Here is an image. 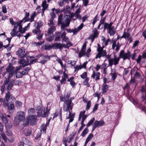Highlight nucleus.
<instances>
[{"mask_svg": "<svg viewBox=\"0 0 146 146\" xmlns=\"http://www.w3.org/2000/svg\"><path fill=\"white\" fill-rule=\"evenodd\" d=\"M25 51V49L22 47L19 48L16 52L17 55L20 58L18 62L19 63L21 64L23 67L29 65V57L30 59L31 58H34L32 56L29 57L26 54H24Z\"/></svg>", "mask_w": 146, "mask_h": 146, "instance_id": "f257e3e1", "label": "nucleus"}, {"mask_svg": "<svg viewBox=\"0 0 146 146\" xmlns=\"http://www.w3.org/2000/svg\"><path fill=\"white\" fill-rule=\"evenodd\" d=\"M25 119V113L22 111H19L17 113V114L14 117V124L17 126L19 124V123Z\"/></svg>", "mask_w": 146, "mask_h": 146, "instance_id": "f03ea898", "label": "nucleus"}, {"mask_svg": "<svg viewBox=\"0 0 146 146\" xmlns=\"http://www.w3.org/2000/svg\"><path fill=\"white\" fill-rule=\"evenodd\" d=\"M70 102L67 101V100H66L64 102V103L67 106H64L63 110L64 111H69V117L68 118V119H69L70 117H71V111L70 110H72V106L73 105V103H71Z\"/></svg>", "mask_w": 146, "mask_h": 146, "instance_id": "7ed1b4c3", "label": "nucleus"}, {"mask_svg": "<svg viewBox=\"0 0 146 146\" xmlns=\"http://www.w3.org/2000/svg\"><path fill=\"white\" fill-rule=\"evenodd\" d=\"M97 51L98 52V53L96 55L95 59L98 58L100 59L102 56L104 57L106 56L107 54L106 50H103L102 47L97 48Z\"/></svg>", "mask_w": 146, "mask_h": 146, "instance_id": "20e7f679", "label": "nucleus"}, {"mask_svg": "<svg viewBox=\"0 0 146 146\" xmlns=\"http://www.w3.org/2000/svg\"><path fill=\"white\" fill-rule=\"evenodd\" d=\"M119 56L121 58H122L124 60L126 59H129L131 56V52L128 51L126 53H124L123 50H121Z\"/></svg>", "mask_w": 146, "mask_h": 146, "instance_id": "39448f33", "label": "nucleus"}, {"mask_svg": "<svg viewBox=\"0 0 146 146\" xmlns=\"http://www.w3.org/2000/svg\"><path fill=\"white\" fill-rule=\"evenodd\" d=\"M105 123L102 120H101L100 121L96 120L95 121L93 124L92 127V132L94 131L95 129L97 127H100L104 125Z\"/></svg>", "mask_w": 146, "mask_h": 146, "instance_id": "423d86ee", "label": "nucleus"}, {"mask_svg": "<svg viewBox=\"0 0 146 146\" xmlns=\"http://www.w3.org/2000/svg\"><path fill=\"white\" fill-rule=\"evenodd\" d=\"M4 106L7 107L8 109L10 111L14 110V105L13 102H6L5 100L4 102Z\"/></svg>", "mask_w": 146, "mask_h": 146, "instance_id": "0eeeda50", "label": "nucleus"}, {"mask_svg": "<svg viewBox=\"0 0 146 146\" xmlns=\"http://www.w3.org/2000/svg\"><path fill=\"white\" fill-rule=\"evenodd\" d=\"M29 121L30 122L31 125H34L36 123V116L35 115L28 116V117H27Z\"/></svg>", "mask_w": 146, "mask_h": 146, "instance_id": "6e6552de", "label": "nucleus"}, {"mask_svg": "<svg viewBox=\"0 0 146 146\" xmlns=\"http://www.w3.org/2000/svg\"><path fill=\"white\" fill-rule=\"evenodd\" d=\"M86 43L85 42L82 46L81 49L79 53L78 57L79 58H81L82 56L85 55V54H84V53H85L86 50Z\"/></svg>", "mask_w": 146, "mask_h": 146, "instance_id": "1a4fd4ad", "label": "nucleus"}, {"mask_svg": "<svg viewBox=\"0 0 146 146\" xmlns=\"http://www.w3.org/2000/svg\"><path fill=\"white\" fill-rule=\"evenodd\" d=\"M107 29L108 30L107 33L110 34V36H113L115 33V29L114 26H112V27L107 28Z\"/></svg>", "mask_w": 146, "mask_h": 146, "instance_id": "9d476101", "label": "nucleus"}, {"mask_svg": "<svg viewBox=\"0 0 146 146\" xmlns=\"http://www.w3.org/2000/svg\"><path fill=\"white\" fill-rule=\"evenodd\" d=\"M65 22L66 23L65 24L63 23L62 22V24H60L61 25V29L62 30H64L65 28L68 27L70 22V20L69 19H66L65 20Z\"/></svg>", "mask_w": 146, "mask_h": 146, "instance_id": "9b49d317", "label": "nucleus"}, {"mask_svg": "<svg viewBox=\"0 0 146 146\" xmlns=\"http://www.w3.org/2000/svg\"><path fill=\"white\" fill-rule=\"evenodd\" d=\"M62 33L61 32H56L54 35L55 37L54 40L56 41H60V38H61Z\"/></svg>", "mask_w": 146, "mask_h": 146, "instance_id": "f8f14e48", "label": "nucleus"}, {"mask_svg": "<svg viewBox=\"0 0 146 146\" xmlns=\"http://www.w3.org/2000/svg\"><path fill=\"white\" fill-rule=\"evenodd\" d=\"M100 73L99 72H97L96 73L94 71H93V74L91 77L93 79H94L96 77L95 80L97 81L100 79Z\"/></svg>", "mask_w": 146, "mask_h": 146, "instance_id": "ddd939ff", "label": "nucleus"}, {"mask_svg": "<svg viewBox=\"0 0 146 146\" xmlns=\"http://www.w3.org/2000/svg\"><path fill=\"white\" fill-rule=\"evenodd\" d=\"M49 124V122H47L46 125H45L44 123L42 124L41 127L40 131L43 134H45L46 133V127Z\"/></svg>", "mask_w": 146, "mask_h": 146, "instance_id": "4468645a", "label": "nucleus"}, {"mask_svg": "<svg viewBox=\"0 0 146 146\" xmlns=\"http://www.w3.org/2000/svg\"><path fill=\"white\" fill-rule=\"evenodd\" d=\"M66 33L65 32H63L62 33L61 38H62V42H67L69 40L68 38L66 36Z\"/></svg>", "mask_w": 146, "mask_h": 146, "instance_id": "2eb2a0df", "label": "nucleus"}, {"mask_svg": "<svg viewBox=\"0 0 146 146\" xmlns=\"http://www.w3.org/2000/svg\"><path fill=\"white\" fill-rule=\"evenodd\" d=\"M52 47L55 49H62V44L57 42L54 43L53 44Z\"/></svg>", "mask_w": 146, "mask_h": 146, "instance_id": "dca6fc26", "label": "nucleus"}, {"mask_svg": "<svg viewBox=\"0 0 146 146\" xmlns=\"http://www.w3.org/2000/svg\"><path fill=\"white\" fill-rule=\"evenodd\" d=\"M93 137V134L91 133L88 135L87 138L86 139L85 143L84 146H86L87 144L88 143V142L90 141V140L92 139Z\"/></svg>", "mask_w": 146, "mask_h": 146, "instance_id": "f3484780", "label": "nucleus"}, {"mask_svg": "<svg viewBox=\"0 0 146 146\" xmlns=\"http://www.w3.org/2000/svg\"><path fill=\"white\" fill-rule=\"evenodd\" d=\"M11 95L9 91H7L6 94L5 99H4V100H5L6 102H8L9 101V98L11 97Z\"/></svg>", "mask_w": 146, "mask_h": 146, "instance_id": "a211bd4d", "label": "nucleus"}, {"mask_svg": "<svg viewBox=\"0 0 146 146\" xmlns=\"http://www.w3.org/2000/svg\"><path fill=\"white\" fill-rule=\"evenodd\" d=\"M48 30L47 33L49 34H51L54 32L56 30L55 27H50Z\"/></svg>", "mask_w": 146, "mask_h": 146, "instance_id": "6ab92c4d", "label": "nucleus"}, {"mask_svg": "<svg viewBox=\"0 0 146 146\" xmlns=\"http://www.w3.org/2000/svg\"><path fill=\"white\" fill-rule=\"evenodd\" d=\"M30 67H27L24 68V70L21 72L23 76L24 75H27L28 73V72L30 70Z\"/></svg>", "mask_w": 146, "mask_h": 146, "instance_id": "aec40b11", "label": "nucleus"}, {"mask_svg": "<svg viewBox=\"0 0 146 146\" xmlns=\"http://www.w3.org/2000/svg\"><path fill=\"white\" fill-rule=\"evenodd\" d=\"M0 117L1 119L2 122L4 123H7L8 121V120L6 117L4 116L3 114H1L0 115Z\"/></svg>", "mask_w": 146, "mask_h": 146, "instance_id": "412c9836", "label": "nucleus"}, {"mask_svg": "<svg viewBox=\"0 0 146 146\" xmlns=\"http://www.w3.org/2000/svg\"><path fill=\"white\" fill-rule=\"evenodd\" d=\"M113 24V23L112 22H111L109 24L106 23H105V25H104V31H105L106 29H107V28L112 27L113 26H112V25Z\"/></svg>", "mask_w": 146, "mask_h": 146, "instance_id": "4be33fe9", "label": "nucleus"}, {"mask_svg": "<svg viewBox=\"0 0 146 146\" xmlns=\"http://www.w3.org/2000/svg\"><path fill=\"white\" fill-rule=\"evenodd\" d=\"M14 85L13 81H10L8 84V86L7 87V89L8 91H9L11 90Z\"/></svg>", "mask_w": 146, "mask_h": 146, "instance_id": "5701e85b", "label": "nucleus"}, {"mask_svg": "<svg viewBox=\"0 0 146 146\" xmlns=\"http://www.w3.org/2000/svg\"><path fill=\"white\" fill-rule=\"evenodd\" d=\"M17 29L18 26H14V28L12 30V31L11 32L10 34L13 37L15 36L16 35L15 34V33H16V31Z\"/></svg>", "mask_w": 146, "mask_h": 146, "instance_id": "b1692460", "label": "nucleus"}, {"mask_svg": "<svg viewBox=\"0 0 146 146\" xmlns=\"http://www.w3.org/2000/svg\"><path fill=\"white\" fill-rule=\"evenodd\" d=\"M25 14V16L23 18V19H25L24 23L30 20V18L29 17V13L28 12H26Z\"/></svg>", "mask_w": 146, "mask_h": 146, "instance_id": "393cba45", "label": "nucleus"}, {"mask_svg": "<svg viewBox=\"0 0 146 146\" xmlns=\"http://www.w3.org/2000/svg\"><path fill=\"white\" fill-rule=\"evenodd\" d=\"M108 86L107 84H105L103 85L102 88V92L103 93H105L108 90Z\"/></svg>", "mask_w": 146, "mask_h": 146, "instance_id": "a878e982", "label": "nucleus"}, {"mask_svg": "<svg viewBox=\"0 0 146 146\" xmlns=\"http://www.w3.org/2000/svg\"><path fill=\"white\" fill-rule=\"evenodd\" d=\"M31 133V131L30 129H27L24 131V134L26 136H29Z\"/></svg>", "mask_w": 146, "mask_h": 146, "instance_id": "bb28decb", "label": "nucleus"}, {"mask_svg": "<svg viewBox=\"0 0 146 146\" xmlns=\"http://www.w3.org/2000/svg\"><path fill=\"white\" fill-rule=\"evenodd\" d=\"M14 68L11 65H9L7 68L6 69V72H9L14 71Z\"/></svg>", "mask_w": 146, "mask_h": 146, "instance_id": "cd10ccee", "label": "nucleus"}, {"mask_svg": "<svg viewBox=\"0 0 146 146\" xmlns=\"http://www.w3.org/2000/svg\"><path fill=\"white\" fill-rule=\"evenodd\" d=\"M0 135L1 136L3 139L4 140L5 142H6L7 141V137L5 135V134L3 132V131L1 132Z\"/></svg>", "mask_w": 146, "mask_h": 146, "instance_id": "c85d7f7f", "label": "nucleus"}, {"mask_svg": "<svg viewBox=\"0 0 146 146\" xmlns=\"http://www.w3.org/2000/svg\"><path fill=\"white\" fill-rule=\"evenodd\" d=\"M46 111H45V110H44V113L42 115V117H46V115H47L48 114V113H49V111L50 109H49L48 110L47 107H46Z\"/></svg>", "mask_w": 146, "mask_h": 146, "instance_id": "c756f323", "label": "nucleus"}, {"mask_svg": "<svg viewBox=\"0 0 146 146\" xmlns=\"http://www.w3.org/2000/svg\"><path fill=\"white\" fill-rule=\"evenodd\" d=\"M35 109L33 108H30L28 109V113L29 116L32 115L34 113Z\"/></svg>", "mask_w": 146, "mask_h": 146, "instance_id": "7c9ffc66", "label": "nucleus"}, {"mask_svg": "<svg viewBox=\"0 0 146 146\" xmlns=\"http://www.w3.org/2000/svg\"><path fill=\"white\" fill-rule=\"evenodd\" d=\"M92 32L93 33V35H95V36H96V37H98L99 32V31L97 30L96 28H95L93 29L92 31Z\"/></svg>", "mask_w": 146, "mask_h": 146, "instance_id": "2f4dec72", "label": "nucleus"}, {"mask_svg": "<svg viewBox=\"0 0 146 146\" xmlns=\"http://www.w3.org/2000/svg\"><path fill=\"white\" fill-rule=\"evenodd\" d=\"M40 32V29L36 27L35 29H33L32 31L33 33L36 34H38Z\"/></svg>", "mask_w": 146, "mask_h": 146, "instance_id": "473e14b6", "label": "nucleus"}, {"mask_svg": "<svg viewBox=\"0 0 146 146\" xmlns=\"http://www.w3.org/2000/svg\"><path fill=\"white\" fill-rule=\"evenodd\" d=\"M84 24L83 23H81L80 25L78 27L77 29H75L76 30L75 32H73L74 34H75V33H76L78 31L80 30H81L83 27Z\"/></svg>", "mask_w": 146, "mask_h": 146, "instance_id": "72a5a7b5", "label": "nucleus"}, {"mask_svg": "<svg viewBox=\"0 0 146 146\" xmlns=\"http://www.w3.org/2000/svg\"><path fill=\"white\" fill-rule=\"evenodd\" d=\"M48 35L46 38L49 41H52L53 40L54 38L53 36V35H52L51 34H48Z\"/></svg>", "mask_w": 146, "mask_h": 146, "instance_id": "f704fd0d", "label": "nucleus"}, {"mask_svg": "<svg viewBox=\"0 0 146 146\" xmlns=\"http://www.w3.org/2000/svg\"><path fill=\"white\" fill-rule=\"evenodd\" d=\"M98 38L96 36L93 35L92 34L91 35H90L89 37L88 38L89 39L91 40V42H92L94 40V39Z\"/></svg>", "mask_w": 146, "mask_h": 146, "instance_id": "c9c22d12", "label": "nucleus"}, {"mask_svg": "<svg viewBox=\"0 0 146 146\" xmlns=\"http://www.w3.org/2000/svg\"><path fill=\"white\" fill-rule=\"evenodd\" d=\"M75 133L73 134V135H72L71 134L70 135V137L68 138V139L67 140V142L69 143H70L72 140L73 139L74 137V136L75 135Z\"/></svg>", "mask_w": 146, "mask_h": 146, "instance_id": "e433bc0d", "label": "nucleus"}, {"mask_svg": "<svg viewBox=\"0 0 146 146\" xmlns=\"http://www.w3.org/2000/svg\"><path fill=\"white\" fill-rule=\"evenodd\" d=\"M88 130L87 128H85L82 132L81 135L84 137L88 133Z\"/></svg>", "mask_w": 146, "mask_h": 146, "instance_id": "4c0bfd02", "label": "nucleus"}, {"mask_svg": "<svg viewBox=\"0 0 146 146\" xmlns=\"http://www.w3.org/2000/svg\"><path fill=\"white\" fill-rule=\"evenodd\" d=\"M48 24L50 27H55V23L54 22L52 19L50 20L48 22Z\"/></svg>", "mask_w": 146, "mask_h": 146, "instance_id": "58836bf2", "label": "nucleus"}, {"mask_svg": "<svg viewBox=\"0 0 146 146\" xmlns=\"http://www.w3.org/2000/svg\"><path fill=\"white\" fill-rule=\"evenodd\" d=\"M106 23V22H105V21H104V20L102 19H101L100 21V23L97 29H100V27L101 26L102 24H104V25H105V23Z\"/></svg>", "mask_w": 146, "mask_h": 146, "instance_id": "ea45409f", "label": "nucleus"}, {"mask_svg": "<svg viewBox=\"0 0 146 146\" xmlns=\"http://www.w3.org/2000/svg\"><path fill=\"white\" fill-rule=\"evenodd\" d=\"M15 104L17 108H19L22 106V103L21 102L18 101H15Z\"/></svg>", "mask_w": 146, "mask_h": 146, "instance_id": "a19ab883", "label": "nucleus"}, {"mask_svg": "<svg viewBox=\"0 0 146 146\" xmlns=\"http://www.w3.org/2000/svg\"><path fill=\"white\" fill-rule=\"evenodd\" d=\"M95 119L94 117H93L92 119H90L86 125L87 127H88L90 126L93 123L94 121H95Z\"/></svg>", "mask_w": 146, "mask_h": 146, "instance_id": "79ce46f5", "label": "nucleus"}, {"mask_svg": "<svg viewBox=\"0 0 146 146\" xmlns=\"http://www.w3.org/2000/svg\"><path fill=\"white\" fill-rule=\"evenodd\" d=\"M120 57L119 56V57L117 58V59H114L113 61V64L115 65H116L118 64L119 62Z\"/></svg>", "mask_w": 146, "mask_h": 146, "instance_id": "37998d69", "label": "nucleus"}, {"mask_svg": "<svg viewBox=\"0 0 146 146\" xmlns=\"http://www.w3.org/2000/svg\"><path fill=\"white\" fill-rule=\"evenodd\" d=\"M75 16V14L74 13H72L70 14V15H66V17L67 16L68 17V18H66V19H69L71 20V19H72L73 17H74Z\"/></svg>", "mask_w": 146, "mask_h": 146, "instance_id": "c03bdc74", "label": "nucleus"}, {"mask_svg": "<svg viewBox=\"0 0 146 146\" xmlns=\"http://www.w3.org/2000/svg\"><path fill=\"white\" fill-rule=\"evenodd\" d=\"M36 16L35 12H34L32 15H31L30 20V21L31 22H32L34 21V18Z\"/></svg>", "mask_w": 146, "mask_h": 146, "instance_id": "a18cd8bd", "label": "nucleus"}, {"mask_svg": "<svg viewBox=\"0 0 146 146\" xmlns=\"http://www.w3.org/2000/svg\"><path fill=\"white\" fill-rule=\"evenodd\" d=\"M16 77L17 78H21L23 75L21 72H18L15 73Z\"/></svg>", "mask_w": 146, "mask_h": 146, "instance_id": "49530a36", "label": "nucleus"}, {"mask_svg": "<svg viewBox=\"0 0 146 146\" xmlns=\"http://www.w3.org/2000/svg\"><path fill=\"white\" fill-rule=\"evenodd\" d=\"M112 77L111 80L113 81H114L115 79L117 77V73L115 72L111 74Z\"/></svg>", "mask_w": 146, "mask_h": 146, "instance_id": "de8ad7c7", "label": "nucleus"}, {"mask_svg": "<svg viewBox=\"0 0 146 146\" xmlns=\"http://www.w3.org/2000/svg\"><path fill=\"white\" fill-rule=\"evenodd\" d=\"M37 25L36 27L40 29V27L43 25V23L42 21H40L37 22Z\"/></svg>", "mask_w": 146, "mask_h": 146, "instance_id": "09e8293b", "label": "nucleus"}, {"mask_svg": "<svg viewBox=\"0 0 146 146\" xmlns=\"http://www.w3.org/2000/svg\"><path fill=\"white\" fill-rule=\"evenodd\" d=\"M121 45L120 44L119 42H118L117 44H116V48L115 49V50L117 52L120 49Z\"/></svg>", "mask_w": 146, "mask_h": 146, "instance_id": "8fccbe9b", "label": "nucleus"}, {"mask_svg": "<svg viewBox=\"0 0 146 146\" xmlns=\"http://www.w3.org/2000/svg\"><path fill=\"white\" fill-rule=\"evenodd\" d=\"M98 20V15H97L93 19L92 24L94 26L97 21Z\"/></svg>", "mask_w": 146, "mask_h": 146, "instance_id": "3c124183", "label": "nucleus"}, {"mask_svg": "<svg viewBox=\"0 0 146 146\" xmlns=\"http://www.w3.org/2000/svg\"><path fill=\"white\" fill-rule=\"evenodd\" d=\"M114 59L113 58H111L108 60L109 65L111 66L113 64Z\"/></svg>", "mask_w": 146, "mask_h": 146, "instance_id": "603ef678", "label": "nucleus"}, {"mask_svg": "<svg viewBox=\"0 0 146 146\" xmlns=\"http://www.w3.org/2000/svg\"><path fill=\"white\" fill-rule=\"evenodd\" d=\"M89 80V78L88 77L86 78L84 81H83V83L84 85H89L88 86H89V84L88 82Z\"/></svg>", "mask_w": 146, "mask_h": 146, "instance_id": "864d4df0", "label": "nucleus"}, {"mask_svg": "<svg viewBox=\"0 0 146 146\" xmlns=\"http://www.w3.org/2000/svg\"><path fill=\"white\" fill-rule=\"evenodd\" d=\"M140 91L142 93L145 92V96H146V86H142Z\"/></svg>", "mask_w": 146, "mask_h": 146, "instance_id": "5fc2aeb1", "label": "nucleus"}, {"mask_svg": "<svg viewBox=\"0 0 146 146\" xmlns=\"http://www.w3.org/2000/svg\"><path fill=\"white\" fill-rule=\"evenodd\" d=\"M19 32L22 34L25 33V29L24 28H22V26L19 27Z\"/></svg>", "mask_w": 146, "mask_h": 146, "instance_id": "6e6d98bb", "label": "nucleus"}, {"mask_svg": "<svg viewBox=\"0 0 146 146\" xmlns=\"http://www.w3.org/2000/svg\"><path fill=\"white\" fill-rule=\"evenodd\" d=\"M62 17L61 15L59 16L58 18V25H59L60 24H62Z\"/></svg>", "mask_w": 146, "mask_h": 146, "instance_id": "4d7b16f0", "label": "nucleus"}, {"mask_svg": "<svg viewBox=\"0 0 146 146\" xmlns=\"http://www.w3.org/2000/svg\"><path fill=\"white\" fill-rule=\"evenodd\" d=\"M91 52V50L90 48L89 49H88L86 52H85L84 54H85V55H86V56L88 57H89V54Z\"/></svg>", "mask_w": 146, "mask_h": 146, "instance_id": "13d9d810", "label": "nucleus"}, {"mask_svg": "<svg viewBox=\"0 0 146 146\" xmlns=\"http://www.w3.org/2000/svg\"><path fill=\"white\" fill-rule=\"evenodd\" d=\"M43 34L41 33V32L37 34L36 38L39 40H41L42 38Z\"/></svg>", "mask_w": 146, "mask_h": 146, "instance_id": "bf43d9fd", "label": "nucleus"}, {"mask_svg": "<svg viewBox=\"0 0 146 146\" xmlns=\"http://www.w3.org/2000/svg\"><path fill=\"white\" fill-rule=\"evenodd\" d=\"M76 19H78L79 20H80L81 19V16L79 14V13H74Z\"/></svg>", "mask_w": 146, "mask_h": 146, "instance_id": "052dcab7", "label": "nucleus"}, {"mask_svg": "<svg viewBox=\"0 0 146 146\" xmlns=\"http://www.w3.org/2000/svg\"><path fill=\"white\" fill-rule=\"evenodd\" d=\"M87 76V74L86 72H84L82 75H80L81 78L83 79L86 78Z\"/></svg>", "mask_w": 146, "mask_h": 146, "instance_id": "680f3d73", "label": "nucleus"}, {"mask_svg": "<svg viewBox=\"0 0 146 146\" xmlns=\"http://www.w3.org/2000/svg\"><path fill=\"white\" fill-rule=\"evenodd\" d=\"M6 134L7 136H11L12 134L11 131L9 129H7L6 130Z\"/></svg>", "mask_w": 146, "mask_h": 146, "instance_id": "e2e57ef3", "label": "nucleus"}, {"mask_svg": "<svg viewBox=\"0 0 146 146\" xmlns=\"http://www.w3.org/2000/svg\"><path fill=\"white\" fill-rule=\"evenodd\" d=\"M91 105V102L90 101H88L87 103L86 110H88L90 108Z\"/></svg>", "mask_w": 146, "mask_h": 146, "instance_id": "0e129e2a", "label": "nucleus"}, {"mask_svg": "<svg viewBox=\"0 0 146 146\" xmlns=\"http://www.w3.org/2000/svg\"><path fill=\"white\" fill-rule=\"evenodd\" d=\"M142 58V56L141 55H139L138 58L137 59L136 62L137 64H140Z\"/></svg>", "mask_w": 146, "mask_h": 146, "instance_id": "69168bd1", "label": "nucleus"}, {"mask_svg": "<svg viewBox=\"0 0 146 146\" xmlns=\"http://www.w3.org/2000/svg\"><path fill=\"white\" fill-rule=\"evenodd\" d=\"M139 43V41L138 40H136L135 41L133 44L132 48H134L137 46V45Z\"/></svg>", "mask_w": 146, "mask_h": 146, "instance_id": "338daca9", "label": "nucleus"}, {"mask_svg": "<svg viewBox=\"0 0 146 146\" xmlns=\"http://www.w3.org/2000/svg\"><path fill=\"white\" fill-rule=\"evenodd\" d=\"M42 6V7H44L47 8L48 5H47L46 4V0H44L43 1Z\"/></svg>", "mask_w": 146, "mask_h": 146, "instance_id": "774afa93", "label": "nucleus"}]
</instances>
